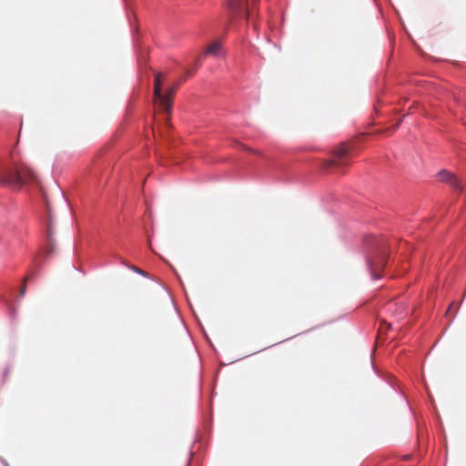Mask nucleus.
I'll return each instance as SVG.
<instances>
[{
	"instance_id": "1",
	"label": "nucleus",
	"mask_w": 466,
	"mask_h": 466,
	"mask_svg": "<svg viewBox=\"0 0 466 466\" xmlns=\"http://www.w3.org/2000/svg\"><path fill=\"white\" fill-rule=\"evenodd\" d=\"M31 182H37V176L25 163L0 169V185L21 187Z\"/></svg>"
},
{
	"instance_id": "2",
	"label": "nucleus",
	"mask_w": 466,
	"mask_h": 466,
	"mask_svg": "<svg viewBox=\"0 0 466 466\" xmlns=\"http://www.w3.org/2000/svg\"><path fill=\"white\" fill-rule=\"evenodd\" d=\"M259 0H228V6L231 19H237L245 14L247 20H249L257 12Z\"/></svg>"
},
{
	"instance_id": "3",
	"label": "nucleus",
	"mask_w": 466,
	"mask_h": 466,
	"mask_svg": "<svg viewBox=\"0 0 466 466\" xmlns=\"http://www.w3.org/2000/svg\"><path fill=\"white\" fill-rule=\"evenodd\" d=\"M350 157L351 154L349 147L342 144L333 150L332 157L325 163V167L334 168L337 172H339L340 168L350 164Z\"/></svg>"
},
{
	"instance_id": "4",
	"label": "nucleus",
	"mask_w": 466,
	"mask_h": 466,
	"mask_svg": "<svg viewBox=\"0 0 466 466\" xmlns=\"http://www.w3.org/2000/svg\"><path fill=\"white\" fill-rule=\"evenodd\" d=\"M387 259V246L385 243H381L378 247L377 254L369 260L370 273L374 279L380 278V271L383 269Z\"/></svg>"
},
{
	"instance_id": "5",
	"label": "nucleus",
	"mask_w": 466,
	"mask_h": 466,
	"mask_svg": "<svg viewBox=\"0 0 466 466\" xmlns=\"http://www.w3.org/2000/svg\"><path fill=\"white\" fill-rule=\"evenodd\" d=\"M163 76L160 73L156 74L154 81V101L158 104V106L165 112L170 113L172 109V102L161 93V85L163 82Z\"/></svg>"
},
{
	"instance_id": "6",
	"label": "nucleus",
	"mask_w": 466,
	"mask_h": 466,
	"mask_svg": "<svg viewBox=\"0 0 466 466\" xmlns=\"http://www.w3.org/2000/svg\"><path fill=\"white\" fill-rule=\"evenodd\" d=\"M438 178L440 181L449 184L451 187L461 190V182L459 179L451 172L443 169L438 173Z\"/></svg>"
},
{
	"instance_id": "7",
	"label": "nucleus",
	"mask_w": 466,
	"mask_h": 466,
	"mask_svg": "<svg viewBox=\"0 0 466 466\" xmlns=\"http://www.w3.org/2000/svg\"><path fill=\"white\" fill-rule=\"evenodd\" d=\"M220 49L221 44L218 41H215L207 47L204 55L218 56Z\"/></svg>"
},
{
	"instance_id": "8",
	"label": "nucleus",
	"mask_w": 466,
	"mask_h": 466,
	"mask_svg": "<svg viewBox=\"0 0 466 466\" xmlns=\"http://www.w3.org/2000/svg\"><path fill=\"white\" fill-rule=\"evenodd\" d=\"M179 86L178 83L174 84L171 87H169L163 96H167L171 102L173 103V96L175 93L177 92V88Z\"/></svg>"
},
{
	"instance_id": "9",
	"label": "nucleus",
	"mask_w": 466,
	"mask_h": 466,
	"mask_svg": "<svg viewBox=\"0 0 466 466\" xmlns=\"http://www.w3.org/2000/svg\"><path fill=\"white\" fill-rule=\"evenodd\" d=\"M54 231H53V228H52V225L51 223L48 224L47 226V234H48V238H49V242H50V249H49V253H51L53 251V248H54V246H53V243H52V235H53Z\"/></svg>"
},
{
	"instance_id": "10",
	"label": "nucleus",
	"mask_w": 466,
	"mask_h": 466,
	"mask_svg": "<svg viewBox=\"0 0 466 466\" xmlns=\"http://www.w3.org/2000/svg\"><path fill=\"white\" fill-rule=\"evenodd\" d=\"M27 279H28V277H25L23 279V285H22L21 289H20V297H24L25 294Z\"/></svg>"
},
{
	"instance_id": "11",
	"label": "nucleus",
	"mask_w": 466,
	"mask_h": 466,
	"mask_svg": "<svg viewBox=\"0 0 466 466\" xmlns=\"http://www.w3.org/2000/svg\"><path fill=\"white\" fill-rule=\"evenodd\" d=\"M128 268L140 275L146 276V273L142 269H140L135 266H128Z\"/></svg>"
},
{
	"instance_id": "12",
	"label": "nucleus",
	"mask_w": 466,
	"mask_h": 466,
	"mask_svg": "<svg viewBox=\"0 0 466 466\" xmlns=\"http://www.w3.org/2000/svg\"><path fill=\"white\" fill-rule=\"evenodd\" d=\"M194 72H195V69H194V70H192V71H190V70L187 71V73H186V76H187V77L191 76L194 74Z\"/></svg>"
},
{
	"instance_id": "13",
	"label": "nucleus",
	"mask_w": 466,
	"mask_h": 466,
	"mask_svg": "<svg viewBox=\"0 0 466 466\" xmlns=\"http://www.w3.org/2000/svg\"><path fill=\"white\" fill-rule=\"evenodd\" d=\"M401 122V119L394 126V129H397Z\"/></svg>"
},
{
	"instance_id": "14",
	"label": "nucleus",
	"mask_w": 466,
	"mask_h": 466,
	"mask_svg": "<svg viewBox=\"0 0 466 466\" xmlns=\"http://www.w3.org/2000/svg\"><path fill=\"white\" fill-rule=\"evenodd\" d=\"M198 63H199V58L196 61L197 66L198 65Z\"/></svg>"
}]
</instances>
